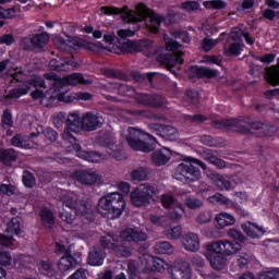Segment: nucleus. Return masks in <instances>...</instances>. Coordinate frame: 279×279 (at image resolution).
Segmentation results:
<instances>
[{"label":"nucleus","instance_id":"37","mask_svg":"<svg viewBox=\"0 0 279 279\" xmlns=\"http://www.w3.org/2000/svg\"><path fill=\"white\" fill-rule=\"evenodd\" d=\"M223 51L225 56H227L228 58H239V56L243 53V46L240 43H232L229 45L228 48H225Z\"/></svg>","mask_w":279,"mask_h":279},{"label":"nucleus","instance_id":"10","mask_svg":"<svg viewBox=\"0 0 279 279\" xmlns=\"http://www.w3.org/2000/svg\"><path fill=\"white\" fill-rule=\"evenodd\" d=\"M156 195V187L149 184H141L135 187L131 194V204L135 208H146L151 202H154V196Z\"/></svg>","mask_w":279,"mask_h":279},{"label":"nucleus","instance_id":"34","mask_svg":"<svg viewBox=\"0 0 279 279\" xmlns=\"http://www.w3.org/2000/svg\"><path fill=\"white\" fill-rule=\"evenodd\" d=\"M113 88H116L118 95L121 97H136V89L132 85L114 83Z\"/></svg>","mask_w":279,"mask_h":279},{"label":"nucleus","instance_id":"64","mask_svg":"<svg viewBox=\"0 0 279 279\" xmlns=\"http://www.w3.org/2000/svg\"><path fill=\"white\" fill-rule=\"evenodd\" d=\"M182 10H186V12H195L199 10V2L197 1H185L181 4Z\"/></svg>","mask_w":279,"mask_h":279},{"label":"nucleus","instance_id":"9","mask_svg":"<svg viewBox=\"0 0 279 279\" xmlns=\"http://www.w3.org/2000/svg\"><path fill=\"white\" fill-rule=\"evenodd\" d=\"M44 77L49 84L48 93L50 94L48 102L44 104V106H46V108L51 106L56 99L57 101H64V88L69 86L66 77H60L53 72L45 73Z\"/></svg>","mask_w":279,"mask_h":279},{"label":"nucleus","instance_id":"36","mask_svg":"<svg viewBox=\"0 0 279 279\" xmlns=\"http://www.w3.org/2000/svg\"><path fill=\"white\" fill-rule=\"evenodd\" d=\"M49 43V34L40 33L33 36V45L35 49H45Z\"/></svg>","mask_w":279,"mask_h":279},{"label":"nucleus","instance_id":"26","mask_svg":"<svg viewBox=\"0 0 279 279\" xmlns=\"http://www.w3.org/2000/svg\"><path fill=\"white\" fill-rule=\"evenodd\" d=\"M241 228L243 232L246 233V236H250V239H263V235L265 234V229L252 221L242 223Z\"/></svg>","mask_w":279,"mask_h":279},{"label":"nucleus","instance_id":"43","mask_svg":"<svg viewBox=\"0 0 279 279\" xmlns=\"http://www.w3.org/2000/svg\"><path fill=\"white\" fill-rule=\"evenodd\" d=\"M208 202L218 206H230V198L226 197L221 193H216L213 196H209Z\"/></svg>","mask_w":279,"mask_h":279},{"label":"nucleus","instance_id":"63","mask_svg":"<svg viewBox=\"0 0 279 279\" xmlns=\"http://www.w3.org/2000/svg\"><path fill=\"white\" fill-rule=\"evenodd\" d=\"M52 123H53L54 128H57V130L62 129L64 123L66 124V113L60 112L58 116H56L52 119Z\"/></svg>","mask_w":279,"mask_h":279},{"label":"nucleus","instance_id":"62","mask_svg":"<svg viewBox=\"0 0 279 279\" xmlns=\"http://www.w3.org/2000/svg\"><path fill=\"white\" fill-rule=\"evenodd\" d=\"M1 195H8V197H12V195L16 194V187L12 184L2 183L0 185Z\"/></svg>","mask_w":279,"mask_h":279},{"label":"nucleus","instance_id":"41","mask_svg":"<svg viewBox=\"0 0 279 279\" xmlns=\"http://www.w3.org/2000/svg\"><path fill=\"white\" fill-rule=\"evenodd\" d=\"M184 210H186V205L181 203L177 207H172V209H169L168 217L172 221H178L182 218V215H184Z\"/></svg>","mask_w":279,"mask_h":279},{"label":"nucleus","instance_id":"31","mask_svg":"<svg viewBox=\"0 0 279 279\" xmlns=\"http://www.w3.org/2000/svg\"><path fill=\"white\" fill-rule=\"evenodd\" d=\"M236 223V218L228 213H220L216 216V226L220 230L228 228V226H234Z\"/></svg>","mask_w":279,"mask_h":279},{"label":"nucleus","instance_id":"13","mask_svg":"<svg viewBox=\"0 0 279 279\" xmlns=\"http://www.w3.org/2000/svg\"><path fill=\"white\" fill-rule=\"evenodd\" d=\"M86 40L80 37H69V39H64V37H57L54 39V45L60 49V51H65L66 53H74L77 49H84Z\"/></svg>","mask_w":279,"mask_h":279},{"label":"nucleus","instance_id":"12","mask_svg":"<svg viewBox=\"0 0 279 279\" xmlns=\"http://www.w3.org/2000/svg\"><path fill=\"white\" fill-rule=\"evenodd\" d=\"M7 234H0V245L2 247H10L14 243V236L21 234V217H13L7 225Z\"/></svg>","mask_w":279,"mask_h":279},{"label":"nucleus","instance_id":"40","mask_svg":"<svg viewBox=\"0 0 279 279\" xmlns=\"http://www.w3.org/2000/svg\"><path fill=\"white\" fill-rule=\"evenodd\" d=\"M131 178L136 182H145L149 178V172L146 168L140 167L131 172Z\"/></svg>","mask_w":279,"mask_h":279},{"label":"nucleus","instance_id":"27","mask_svg":"<svg viewBox=\"0 0 279 279\" xmlns=\"http://www.w3.org/2000/svg\"><path fill=\"white\" fill-rule=\"evenodd\" d=\"M39 217L44 228H47L48 230H53V228H56V216H53L51 209L43 207L39 211Z\"/></svg>","mask_w":279,"mask_h":279},{"label":"nucleus","instance_id":"14","mask_svg":"<svg viewBox=\"0 0 279 279\" xmlns=\"http://www.w3.org/2000/svg\"><path fill=\"white\" fill-rule=\"evenodd\" d=\"M100 12L106 16H119L121 15L122 21H126V23H138V15L134 13V11L129 10L128 7L123 8L122 10L117 7H109L105 5L100 8Z\"/></svg>","mask_w":279,"mask_h":279},{"label":"nucleus","instance_id":"35","mask_svg":"<svg viewBox=\"0 0 279 279\" xmlns=\"http://www.w3.org/2000/svg\"><path fill=\"white\" fill-rule=\"evenodd\" d=\"M77 156L82 158V160H87V162H101V154L97 151L78 150Z\"/></svg>","mask_w":279,"mask_h":279},{"label":"nucleus","instance_id":"19","mask_svg":"<svg viewBox=\"0 0 279 279\" xmlns=\"http://www.w3.org/2000/svg\"><path fill=\"white\" fill-rule=\"evenodd\" d=\"M190 76L197 77V80H215V77H219V70L210 69L202 65H192L190 68Z\"/></svg>","mask_w":279,"mask_h":279},{"label":"nucleus","instance_id":"49","mask_svg":"<svg viewBox=\"0 0 279 279\" xmlns=\"http://www.w3.org/2000/svg\"><path fill=\"white\" fill-rule=\"evenodd\" d=\"M39 265H40L41 271H43V274H45V276H49L50 278L56 276V268L53 267V263H51L49 260H40Z\"/></svg>","mask_w":279,"mask_h":279},{"label":"nucleus","instance_id":"52","mask_svg":"<svg viewBox=\"0 0 279 279\" xmlns=\"http://www.w3.org/2000/svg\"><path fill=\"white\" fill-rule=\"evenodd\" d=\"M11 145L13 147H19L20 149H28L29 145L25 140H23V135L21 134H15L12 140H11Z\"/></svg>","mask_w":279,"mask_h":279},{"label":"nucleus","instance_id":"58","mask_svg":"<svg viewBox=\"0 0 279 279\" xmlns=\"http://www.w3.org/2000/svg\"><path fill=\"white\" fill-rule=\"evenodd\" d=\"M83 49H86L87 51H93L94 53H97L100 51V49H108L106 46H104V43L99 41L98 44L86 41Z\"/></svg>","mask_w":279,"mask_h":279},{"label":"nucleus","instance_id":"6","mask_svg":"<svg viewBox=\"0 0 279 279\" xmlns=\"http://www.w3.org/2000/svg\"><path fill=\"white\" fill-rule=\"evenodd\" d=\"M125 140L133 151H143L144 154L154 151L158 145V140L154 135L133 126L129 128Z\"/></svg>","mask_w":279,"mask_h":279},{"label":"nucleus","instance_id":"8","mask_svg":"<svg viewBox=\"0 0 279 279\" xmlns=\"http://www.w3.org/2000/svg\"><path fill=\"white\" fill-rule=\"evenodd\" d=\"M134 36V31L132 29H119L118 31V43L120 45V50L122 53H142L151 47V43L148 39H135L131 40Z\"/></svg>","mask_w":279,"mask_h":279},{"label":"nucleus","instance_id":"20","mask_svg":"<svg viewBox=\"0 0 279 279\" xmlns=\"http://www.w3.org/2000/svg\"><path fill=\"white\" fill-rule=\"evenodd\" d=\"M141 262L147 271H158L159 274L165 271V260L162 258H158L151 255H143L141 257Z\"/></svg>","mask_w":279,"mask_h":279},{"label":"nucleus","instance_id":"1","mask_svg":"<svg viewBox=\"0 0 279 279\" xmlns=\"http://www.w3.org/2000/svg\"><path fill=\"white\" fill-rule=\"evenodd\" d=\"M228 236L233 241L222 240L210 242L207 244L205 257L216 271H221L226 267V257L241 252L243 244L247 241V236L238 229H229Z\"/></svg>","mask_w":279,"mask_h":279},{"label":"nucleus","instance_id":"48","mask_svg":"<svg viewBox=\"0 0 279 279\" xmlns=\"http://www.w3.org/2000/svg\"><path fill=\"white\" fill-rule=\"evenodd\" d=\"M215 184L217 189H220V191H230V189H232V183L230 180H227L220 174L215 177Z\"/></svg>","mask_w":279,"mask_h":279},{"label":"nucleus","instance_id":"29","mask_svg":"<svg viewBox=\"0 0 279 279\" xmlns=\"http://www.w3.org/2000/svg\"><path fill=\"white\" fill-rule=\"evenodd\" d=\"M77 267V259L71 255V253L65 252L64 256L60 258L58 268L59 271H71Z\"/></svg>","mask_w":279,"mask_h":279},{"label":"nucleus","instance_id":"28","mask_svg":"<svg viewBox=\"0 0 279 279\" xmlns=\"http://www.w3.org/2000/svg\"><path fill=\"white\" fill-rule=\"evenodd\" d=\"M182 243L186 252H197V250H199V236L197 233L190 232L185 234Z\"/></svg>","mask_w":279,"mask_h":279},{"label":"nucleus","instance_id":"21","mask_svg":"<svg viewBox=\"0 0 279 279\" xmlns=\"http://www.w3.org/2000/svg\"><path fill=\"white\" fill-rule=\"evenodd\" d=\"M50 71H57L58 73L62 71H69L71 66H75V62L69 57H57L51 59L48 63Z\"/></svg>","mask_w":279,"mask_h":279},{"label":"nucleus","instance_id":"30","mask_svg":"<svg viewBox=\"0 0 279 279\" xmlns=\"http://www.w3.org/2000/svg\"><path fill=\"white\" fill-rule=\"evenodd\" d=\"M65 80L68 82V86H77V84H81L82 86H90V84H93V80H86L84 78V74L77 72L65 76Z\"/></svg>","mask_w":279,"mask_h":279},{"label":"nucleus","instance_id":"59","mask_svg":"<svg viewBox=\"0 0 279 279\" xmlns=\"http://www.w3.org/2000/svg\"><path fill=\"white\" fill-rule=\"evenodd\" d=\"M258 279H279V268L262 271L258 275Z\"/></svg>","mask_w":279,"mask_h":279},{"label":"nucleus","instance_id":"54","mask_svg":"<svg viewBox=\"0 0 279 279\" xmlns=\"http://www.w3.org/2000/svg\"><path fill=\"white\" fill-rule=\"evenodd\" d=\"M166 236L167 239H171L173 241L180 239V236H182V227L177 226V227H171L170 229H167Z\"/></svg>","mask_w":279,"mask_h":279},{"label":"nucleus","instance_id":"60","mask_svg":"<svg viewBox=\"0 0 279 279\" xmlns=\"http://www.w3.org/2000/svg\"><path fill=\"white\" fill-rule=\"evenodd\" d=\"M0 265L8 267L12 265V254L10 252L0 248Z\"/></svg>","mask_w":279,"mask_h":279},{"label":"nucleus","instance_id":"32","mask_svg":"<svg viewBox=\"0 0 279 279\" xmlns=\"http://www.w3.org/2000/svg\"><path fill=\"white\" fill-rule=\"evenodd\" d=\"M19 154L13 148L0 149V162L5 167H11L12 162H16Z\"/></svg>","mask_w":279,"mask_h":279},{"label":"nucleus","instance_id":"24","mask_svg":"<svg viewBox=\"0 0 279 279\" xmlns=\"http://www.w3.org/2000/svg\"><path fill=\"white\" fill-rule=\"evenodd\" d=\"M169 160H171V149L167 147L154 150L151 154V161L156 167H165Z\"/></svg>","mask_w":279,"mask_h":279},{"label":"nucleus","instance_id":"47","mask_svg":"<svg viewBox=\"0 0 279 279\" xmlns=\"http://www.w3.org/2000/svg\"><path fill=\"white\" fill-rule=\"evenodd\" d=\"M97 143L98 145H100V147H107V149H112L114 145V140H112L111 134L105 133L97 138Z\"/></svg>","mask_w":279,"mask_h":279},{"label":"nucleus","instance_id":"42","mask_svg":"<svg viewBox=\"0 0 279 279\" xmlns=\"http://www.w3.org/2000/svg\"><path fill=\"white\" fill-rule=\"evenodd\" d=\"M22 182L26 189H34V186H36V175L29 170H24Z\"/></svg>","mask_w":279,"mask_h":279},{"label":"nucleus","instance_id":"56","mask_svg":"<svg viewBox=\"0 0 279 279\" xmlns=\"http://www.w3.org/2000/svg\"><path fill=\"white\" fill-rule=\"evenodd\" d=\"M163 40L166 43L167 51H178V49H180V47H182V45L179 41H177L175 39H173L171 37L165 36Z\"/></svg>","mask_w":279,"mask_h":279},{"label":"nucleus","instance_id":"4","mask_svg":"<svg viewBox=\"0 0 279 279\" xmlns=\"http://www.w3.org/2000/svg\"><path fill=\"white\" fill-rule=\"evenodd\" d=\"M102 121L104 118L93 112H87L82 118L77 113H70L66 118V126L61 133V138L68 141V143H77L75 134H80V130L95 132V130L101 128Z\"/></svg>","mask_w":279,"mask_h":279},{"label":"nucleus","instance_id":"22","mask_svg":"<svg viewBox=\"0 0 279 279\" xmlns=\"http://www.w3.org/2000/svg\"><path fill=\"white\" fill-rule=\"evenodd\" d=\"M149 130L153 134H156V136H160L161 138H168L171 140L175 136V128L172 125H165V124H158V123H153L149 124Z\"/></svg>","mask_w":279,"mask_h":279},{"label":"nucleus","instance_id":"44","mask_svg":"<svg viewBox=\"0 0 279 279\" xmlns=\"http://www.w3.org/2000/svg\"><path fill=\"white\" fill-rule=\"evenodd\" d=\"M156 254H173V245L168 241L158 242L155 245Z\"/></svg>","mask_w":279,"mask_h":279},{"label":"nucleus","instance_id":"7","mask_svg":"<svg viewBox=\"0 0 279 279\" xmlns=\"http://www.w3.org/2000/svg\"><path fill=\"white\" fill-rule=\"evenodd\" d=\"M185 161L190 162V165L182 162L174 169L172 174L174 180L183 182V184H192V182H197V180L202 178V170H199L198 167L206 171V163L193 157H187ZM194 165H197V167Z\"/></svg>","mask_w":279,"mask_h":279},{"label":"nucleus","instance_id":"50","mask_svg":"<svg viewBox=\"0 0 279 279\" xmlns=\"http://www.w3.org/2000/svg\"><path fill=\"white\" fill-rule=\"evenodd\" d=\"M1 126L5 130L7 128H14V120H12V111L5 109L1 118Z\"/></svg>","mask_w":279,"mask_h":279},{"label":"nucleus","instance_id":"3","mask_svg":"<svg viewBox=\"0 0 279 279\" xmlns=\"http://www.w3.org/2000/svg\"><path fill=\"white\" fill-rule=\"evenodd\" d=\"M216 130H226L235 128L239 134H254L258 138H271L278 129L275 125H268L260 121H250V117L239 119L214 120L211 122Z\"/></svg>","mask_w":279,"mask_h":279},{"label":"nucleus","instance_id":"11","mask_svg":"<svg viewBox=\"0 0 279 279\" xmlns=\"http://www.w3.org/2000/svg\"><path fill=\"white\" fill-rule=\"evenodd\" d=\"M135 16H137L138 19V23L140 21H145V19H150L149 24L147 25L149 32H151V34H158L160 32V25H162V23H165V17L163 15H160L154 11H151L147 4L141 2L136 5V13Z\"/></svg>","mask_w":279,"mask_h":279},{"label":"nucleus","instance_id":"38","mask_svg":"<svg viewBox=\"0 0 279 279\" xmlns=\"http://www.w3.org/2000/svg\"><path fill=\"white\" fill-rule=\"evenodd\" d=\"M266 78L272 86H279V58L277 59V66L266 73Z\"/></svg>","mask_w":279,"mask_h":279},{"label":"nucleus","instance_id":"25","mask_svg":"<svg viewBox=\"0 0 279 279\" xmlns=\"http://www.w3.org/2000/svg\"><path fill=\"white\" fill-rule=\"evenodd\" d=\"M172 278L191 279V266L186 262H175L172 268Z\"/></svg>","mask_w":279,"mask_h":279},{"label":"nucleus","instance_id":"18","mask_svg":"<svg viewBox=\"0 0 279 279\" xmlns=\"http://www.w3.org/2000/svg\"><path fill=\"white\" fill-rule=\"evenodd\" d=\"M65 206L68 208H71V210H75L76 215H81V217H84L89 222L95 221V214H93V209L88 208V205L86 203H77V201L68 199L65 202Z\"/></svg>","mask_w":279,"mask_h":279},{"label":"nucleus","instance_id":"51","mask_svg":"<svg viewBox=\"0 0 279 279\" xmlns=\"http://www.w3.org/2000/svg\"><path fill=\"white\" fill-rule=\"evenodd\" d=\"M31 97H32V99H34L35 101L38 100V99H40V100H41V105H43V102H44L45 100H47L46 104H48L49 97H51V94H49V90H47V92L45 93L43 89L36 88L35 90H33V92L31 93Z\"/></svg>","mask_w":279,"mask_h":279},{"label":"nucleus","instance_id":"23","mask_svg":"<svg viewBox=\"0 0 279 279\" xmlns=\"http://www.w3.org/2000/svg\"><path fill=\"white\" fill-rule=\"evenodd\" d=\"M104 260H106V250L104 246H94L88 253V265L92 267H101V265H104Z\"/></svg>","mask_w":279,"mask_h":279},{"label":"nucleus","instance_id":"15","mask_svg":"<svg viewBox=\"0 0 279 279\" xmlns=\"http://www.w3.org/2000/svg\"><path fill=\"white\" fill-rule=\"evenodd\" d=\"M182 56H184V52H171V53H160L157 56V61L160 62V64H163L167 66L168 71L170 73H173L175 75V70H172L175 64H184V59H182Z\"/></svg>","mask_w":279,"mask_h":279},{"label":"nucleus","instance_id":"5","mask_svg":"<svg viewBox=\"0 0 279 279\" xmlns=\"http://www.w3.org/2000/svg\"><path fill=\"white\" fill-rule=\"evenodd\" d=\"M125 196L119 192L108 193L100 197L97 204V213L105 219H119L125 210Z\"/></svg>","mask_w":279,"mask_h":279},{"label":"nucleus","instance_id":"55","mask_svg":"<svg viewBox=\"0 0 279 279\" xmlns=\"http://www.w3.org/2000/svg\"><path fill=\"white\" fill-rule=\"evenodd\" d=\"M235 265L236 267H239V269H247L250 265V255H247V253H242L238 255Z\"/></svg>","mask_w":279,"mask_h":279},{"label":"nucleus","instance_id":"2","mask_svg":"<svg viewBox=\"0 0 279 279\" xmlns=\"http://www.w3.org/2000/svg\"><path fill=\"white\" fill-rule=\"evenodd\" d=\"M129 243H143L147 241V233L136 229L126 228L121 231L120 236L114 234H106L100 238V245L104 250H111L118 258H130L132 248L125 245Z\"/></svg>","mask_w":279,"mask_h":279},{"label":"nucleus","instance_id":"61","mask_svg":"<svg viewBox=\"0 0 279 279\" xmlns=\"http://www.w3.org/2000/svg\"><path fill=\"white\" fill-rule=\"evenodd\" d=\"M217 39L214 40L208 37H205L201 43V47L203 51H205V53H208V51H210L214 47L217 46Z\"/></svg>","mask_w":279,"mask_h":279},{"label":"nucleus","instance_id":"16","mask_svg":"<svg viewBox=\"0 0 279 279\" xmlns=\"http://www.w3.org/2000/svg\"><path fill=\"white\" fill-rule=\"evenodd\" d=\"M135 99L140 106H148L149 108H162L167 99L160 95L136 94Z\"/></svg>","mask_w":279,"mask_h":279},{"label":"nucleus","instance_id":"39","mask_svg":"<svg viewBox=\"0 0 279 279\" xmlns=\"http://www.w3.org/2000/svg\"><path fill=\"white\" fill-rule=\"evenodd\" d=\"M161 204L163 208H168V210H171L172 208H175L178 205L182 203L178 202V199L173 197V195L171 194H162Z\"/></svg>","mask_w":279,"mask_h":279},{"label":"nucleus","instance_id":"45","mask_svg":"<svg viewBox=\"0 0 279 279\" xmlns=\"http://www.w3.org/2000/svg\"><path fill=\"white\" fill-rule=\"evenodd\" d=\"M185 206L189 207L190 210H198V208L204 206V201L197 196H189L185 198Z\"/></svg>","mask_w":279,"mask_h":279},{"label":"nucleus","instance_id":"53","mask_svg":"<svg viewBox=\"0 0 279 279\" xmlns=\"http://www.w3.org/2000/svg\"><path fill=\"white\" fill-rule=\"evenodd\" d=\"M213 221V213L210 210L201 211L196 217V223L204 226V223H210Z\"/></svg>","mask_w":279,"mask_h":279},{"label":"nucleus","instance_id":"57","mask_svg":"<svg viewBox=\"0 0 279 279\" xmlns=\"http://www.w3.org/2000/svg\"><path fill=\"white\" fill-rule=\"evenodd\" d=\"M185 97L189 99L192 106H197L199 104V92L195 89H187L185 92Z\"/></svg>","mask_w":279,"mask_h":279},{"label":"nucleus","instance_id":"33","mask_svg":"<svg viewBox=\"0 0 279 279\" xmlns=\"http://www.w3.org/2000/svg\"><path fill=\"white\" fill-rule=\"evenodd\" d=\"M28 93H29V85H27V82L25 81L17 87L11 89L5 96V99H20V97H23Z\"/></svg>","mask_w":279,"mask_h":279},{"label":"nucleus","instance_id":"46","mask_svg":"<svg viewBox=\"0 0 279 279\" xmlns=\"http://www.w3.org/2000/svg\"><path fill=\"white\" fill-rule=\"evenodd\" d=\"M47 80L46 77L35 76L33 78H29L26 81L27 86L29 87V90L32 88H47Z\"/></svg>","mask_w":279,"mask_h":279},{"label":"nucleus","instance_id":"17","mask_svg":"<svg viewBox=\"0 0 279 279\" xmlns=\"http://www.w3.org/2000/svg\"><path fill=\"white\" fill-rule=\"evenodd\" d=\"M72 178L80 184L93 186L99 180V174L93 170H76L72 173Z\"/></svg>","mask_w":279,"mask_h":279}]
</instances>
